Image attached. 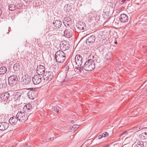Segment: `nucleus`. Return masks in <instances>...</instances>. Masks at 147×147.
<instances>
[{
    "mask_svg": "<svg viewBox=\"0 0 147 147\" xmlns=\"http://www.w3.org/2000/svg\"><path fill=\"white\" fill-rule=\"evenodd\" d=\"M95 67L94 60L90 59H88L84 63V69L86 71H90Z\"/></svg>",
    "mask_w": 147,
    "mask_h": 147,
    "instance_id": "1",
    "label": "nucleus"
},
{
    "mask_svg": "<svg viewBox=\"0 0 147 147\" xmlns=\"http://www.w3.org/2000/svg\"><path fill=\"white\" fill-rule=\"evenodd\" d=\"M55 59L57 62L62 63L65 59V54L62 51H57L55 53Z\"/></svg>",
    "mask_w": 147,
    "mask_h": 147,
    "instance_id": "2",
    "label": "nucleus"
},
{
    "mask_svg": "<svg viewBox=\"0 0 147 147\" xmlns=\"http://www.w3.org/2000/svg\"><path fill=\"white\" fill-rule=\"evenodd\" d=\"M53 73L51 71H46L44 73L43 78L44 80V82L45 83H48L53 78Z\"/></svg>",
    "mask_w": 147,
    "mask_h": 147,
    "instance_id": "3",
    "label": "nucleus"
},
{
    "mask_svg": "<svg viewBox=\"0 0 147 147\" xmlns=\"http://www.w3.org/2000/svg\"><path fill=\"white\" fill-rule=\"evenodd\" d=\"M16 117L20 122H24L27 119V115H25L23 111H19L16 115Z\"/></svg>",
    "mask_w": 147,
    "mask_h": 147,
    "instance_id": "4",
    "label": "nucleus"
},
{
    "mask_svg": "<svg viewBox=\"0 0 147 147\" xmlns=\"http://www.w3.org/2000/svg\"><path fill=\"white\" fill-rule=\"evenodd\" d=\"M18 78L17 76L16 75H12L8 78V83L9 85L11 86H14L16 83L17 81Z\"/></svg>",
    "mask_w": 147,
    "mask_h": 147,
    "instance_id": "5",
    "label": "nucleus"
},
{
    "mask_svg": "<svg viewBox=\"0 0 147 147\" xmlns=\"http://www.w3.org/2000/svg\"><path fill=\"white\" fill-rule=\"evenodd\" d=\"M63 23L64 25V26L63 27V28L62 29L61 28V31H63V30L65 29V27H67V26H69L71 24V19L69 17H66L65 18L63 21Z\"/></svg>",
    "mask_w": 147,
    "mask_h": 147,
    "instance_id": "6",
    "label": "nucleus"
},
{
    "mask_svg": "<svg viewBox=\"0 0 147 147\" xmlns=\"http://www.w3.org/2000/svg\"><path fill=\"white\" fill-rule=\"evenodd\" d=\"M73 31V29L68 27L64 31V35L65 37L67 38H70L72 36V32Z\"/></svg>",
    "mask_w": 147,
    "mask_h": 147,
    "instance_id": "7",
    "label": "nucleus"
},
{
    "mask_svg": "<svg viewBox=\"0 0 147 147\" xmlns=\"http://www.w3.org/2000/svg\"><path fill=\"white\" fill-rule=\"evenodd\" d=\"M62 25L61 22L59 20H54L52 24V28L54 29H58L61 27Z\"/></svg>",
    "mask_w": 147,
    "mask_h": 147,
    "instance_id": "8",
    "label": "nucleus"
},
{
    "mask_svg": "<svg viewBox=\"0 0 147 147\" xmlns=\"http://www.w3.org/2000/svg\"><path fill=\"white\" fill-rule=\"evenodd\" d=\"M58 81L62 83H64L68 81L66 76L64 74H58L57 76Z\"/></svg>",
    "mask_w": 147,
    "mask_h": 147,
    "instance_id": "9",
    "label": "nucleus"
},
{
    "mask_svg": "<svg viewBox=\"0 0 147 147\" xmlns=\"http://www.w3.org/2000/svg\"><path fill=\"white\" fill-rule=\"evenodd\" d=\"M75 61L76 64L78 66H80L82 63V58L80 55H77L75 57Z\"/></svg>",
    "mask_w": 147,
    "mask_h": 147,
    "instance_id": "10",
    "label": "nucleus"
},
{
    "mask_svg": "<svg viewBox=\"0 0 147 147\" xmlns=\"http://www.w3.org/2000/svg\"><path fill=\"white\" fill-rule=\"evenodd\" d=\"M42 77L39 75H35L32 78V81L35 84H39L41 82Z\"/></svg>",
    "mask_w": 147,
    "mask_h": 147,
    "instance_id": "11",
    "label": "nucleus"
},
{
    "mask_svg": "<svg viewBox=\"0 0 147 147\" xmlns=\"http://www.w3.org/2000/svg\"><path fill=\"white\" fill-rule=\"evenodd\" d=\"M37 73L38 75H41L45 73V68L42 65H40L37 66L36 69Z\"/></svg>",
    "mask_w": 147,
    "mask_h": 147,
    "instance_id": "12",
    "label": "nucleus"
},
{
    "mask_svg": "<svg viewBox=\"0 0 147 147\" xmlns=\"http://www.w3.org/2000/svg\"><path fill=\"white\" fill-rule=\"evenodd\" d=\"M37 93L36 91L33 90H31L29 91L28 93V95L29 98L31 99H34L37 95Z\"/></svg>",
    "mask_w": 147,
    "mask_h": 147,
    "instance_id": "13",
    "label": "nucleus"
},
{
    "mask_svg": "<svg viewBox=\"0 0 147 147\" xmlns=\"http://www.w3.org/2000/svg\"><path fill=\"white\" fill-rule=\"evenodd\" d=\"M120 21L123 23H125L128 20V17L124 13L121 14L119 17Z\"/></svg>",
    "mask_w": 147,
    "mask_h": 147,
    "instance_id": "14",
    "label": "nucleus"
},
{
    "mask_svg": "<svg viewBox=\"0 0 147 147\" xmlns=\"http://www.w3.org/2000/svg\"><path fill=\"white\" fill-rule=\"evenodd\" d=\"M75 74V70H72L71 71H69L67 72L66 76L67 79L68 80V81L72 79Z\"/></svg>",
    "mask_w": 147,
    "mask_h": 147,
    "instance_id": "15",
    "label": "nucleus"
},
{
    "mask_svg": "<svg viewBox=\"0 0 147 147\" xmlns=\"http://www.w3.org/2000/svg\"><path fill=\"white\" fill-rule=\"evenodd\" d=\"M76 26L80 30H83L86 28L85 24L82 22H79L77 24Z\"/></svg>",
    "mask_w": 147,
    "mask_h": 147,
    "instance_id": "16",
    "label": "nucleus"
},
{
    "mask_svg": "<svg viewBox=\"0 0 147 147\" xmlns=\"http://www.w3.org/2000/svg\"><path fill=\"white\" fill-rule=\"evenodd\" d=\"M9 127V124L6 122L0 123V130L4 131L7 129Z\"/></svg>",
    "mask_w": 147,
    "mask_h": 147,
    "instance_id": "17",
    "label": "nucleus"
},
{
    "mask_svg": "<svg viewBox=\"0 0 147 147\" xmlns=\"http://www.w3.org/2000/svg\"><path fill=\"white\" fill-rule=\"evenodd\" d=\"M95 40V37L92 35L88 37L86 40V43L88 45L92 44L94 41Z\"/></svg>",
    "mask_w": 147,
    "mask_h": 147,
    "instance_id": "18",
    "label": "nucleus"
},
{
    "mask_svg": "<svg viewBox=\"0 0 147 147\" xmlns=\"http://www.w3.org/2000/svg\"><path fill=\"white\" fill-rule=\"evenodd\" d=\"M69 44L65 42L60 44V48L63 51H65L68 49L69 48Z\"/></svg>",
    "mask_w": 147,
    "mask_h": 147,
    "instance_id": "19",
    "label": "nucleus"
},
{
    "mask_svg": "<svg viewBox=\"0 0 147 147\" xmlns=\"http://www.w3.org/2000/svg\"><path fill=\"white\" fill-rule=\"evenodd\" d=\"M18 120L17 117L14 116L11 117L9 121L11 125H15L16 124Z\"/></svg>",
    "mask_w": 147,
    "mask_h": 147,
    "instance_id": "20",
    "label": "nucleus"
},
{
    "mask_svg": "<svg viewBox=\"0 0 147 147\" xmlns=\"http://www.w3.org/2000/svg\"><path fill=\"white\" fill-rule=\"evenodd\" d=\"M9 96V93L6 92L1 94L0 96L2 100L5 101L7 100Z\"/></svg>",
    "mask_w": 147,
    "mask_h": 147,
    "instance_id": "21",
    "label": "nucleus"
},
{
    "mask_svg": "<svg viewBox=\"0 0 147 147\" xmlns=\"http://www.w3.org/2000/svg\"><path fill=\"white\" fill-rule=\"evenodd\" d=\"M22 78L23 82L26 84H28L31 81L30 77L28 75H25L24 77H23Z\"/></svg>",
    "mask_w": 147,
    "mask_h": 147,
    "instance_id": "22",
    "label": "nucleus"
},
{
    "mask_svg": "<svg viewBox=\"0 0 147 147\" xmlns=\"http://www.w3.org/2000/svg\"><path fill=\"white\" fill-rule=\"evenodd\" d=\"M32 108L31 105L28 104L24 106V111L25 112H28L30 111Z\"/></svg>",
    "mask_w": 147,
    "mask_h": 147,
    "instance_id": "23",
    "label": "nucleus"
},
{
    "mask_svg": "<svg viewBox=\"0 0 147 147\" xmlns=\"http://www.w3.org/2000/svg\"><path fill=\"white\" fill-rule=\"evenodd\" d=\"M7 71V69L5 67H2L0 68V75L5 74Z\"/></svg>",
    "mask_w": 147,
    "mask_h": 147,
    "instance_id": "24",
    "label": "nucleus"
},
{
    "mask_svg": "<svg viewBox=\"0 0 147 147\" xmlns=\"http://www.w3.org/2000/svg\"><path fill=\"white\" fill-rule=\"evenodd\" d=\"M96 12L95 11H92L88 14V16L90 19H92L94 18L96 16Z\"/></svg>",
    "mask_w": 147,
    "mask_h": 147,
    "instance_id": "25",
    "label": "nucleus"
},
{
    "mask_svg": "<svg viewBox=\"0 0 147 147\" xmlns=\"http://www.w3.org/2000/svg\"><path fill=\"white\" fill-rule=\"evenodd\" d=\"M16 7L15 5L11 4L9 6V9L10 11H13L16 10Z\"/></svg>",
    "mask_w": 147,
    "mask_h": 147,
    "instance_id": "26",
    "label": "nucleus"
},
{
    "mask_svg": "<svg viewBox=\"0 0 147 147\" xmlns=\"http://www.w3.org/2000/svg\"><path fill=\"white\" fill-rule=\"evenodd\" d=\"M21 95V94L20 92H16V93L14 95V98L16 100H18L19 98L20 97Z\"/></svg>",
    "mask_w": 147,
    "mask_h": 147,
    "instance_id": "27",
    "label": "nucleus"
},
{
    "mask_svg": "<svg viewBox=\"0 0 147 147\" xmlns=\"http://www.w3.org/2000/svg\"><path fill=\"white\" fill-rule=\"evenodd\" d=\"M13 68L15 71L19 70V65L17 63L14 64L13 66Z\"/></svg>",
    "mask_w": 147,
    "mask_h": 147,
    "instance_id": "28",
    "label": "nucleus"
},
{
    "mask_svg": "<svg viewBox=\"0 0 147 147\" xmlns=\"http://www.w3.org/2000/svg\"><path fill=\"white\" fill-rule=\"evenodd\" d=\"M144 142H139L136 145V147H143Z\"/></svg>",
    "mask_w": 147,
    "mask_h": 147,
    "instance_id": "29",
    "label": "nucleus"
},
{
    "mask_svg": "<svg viewBox=\"0 0 147 147\" xmlns=\"http://www.w3.org/2000/svg\"><path fill=\"white\" fill-rule=\"evenodd\" d=\"M70 63H67L65 66L64 67V69L66 71H67L69 69V66Z\"/></svg>",
    "mask_w": 147,
    "mask_h": 147,
    "instance_id": "30",
    "label": "nucleus"
},
{
    "mask_svg": "<svg viewBox=\"0 0 147 147\" xmlns=\"http://www.w3.org/2000/svg\"><path fill=\"white\" fill-rule=\"evenodd\" d=\"M141 135L144 136V137H147V130H145L144 133H142Z\"/></svg>",
    "mask_w": 147,
    "mask_h": 147,
    "instance_id": "31",
    "label": "nucleus"
},
{
    "mask_svg": "<svg viewBox=\"0 0 147 147\" xmlns=\"http://www.w3.org/2000/svg\"><path fill=\"white\" fill-rule=\"evenodd\" d=\"M103 137H105L108 136L109 134L107 132H105L102 134Z\"/></svg>",
    "mask_w": 147,
    "mask_h": 147,
    "instance_id": "32",
    "label": "nucleus"
},
{
    "mask_svg": "<svg viewBox=\"0 0 147 147\" xmlns=\"http://www.w3.org/2000/svg\"><path fill=\"white\" fill-rule=\"evenodd\" d=\"M78 128V125H75L73 126L72 128H74V129H76Z\"/></svg>",
    "mask_w": 147,
    "mask_h": 147,
    "instance_id": "33",
    "label": "nucleus"
},
{
    "mask_svg": "<svg viewBox=\"0 0 147 147\" xmlns=\"http://www.w3.org/2000/svg\"><path fill=\"white\" fill-rule=\"evenodd\" d=\"M53 109L56 112H58V110L57 108L55 107H53Z\"/></svg>",
    "mask_w": 147,
    "mask_h": 147,
    "instance_id": "34",
    "label": "nucleus"
},
{
    "mask_svg": "<svg viewBox=\"0 0 147 147\" xmlns=\"http://www.w3.org/2000/svg\"><path fill=\"white\" fill-rule=\"evenodd\" d=\"M147 82V81H146L145 82H144V83L142 85L141 87V89H142L143 88H144L145 86H143L144 85H145V83H146V82Z\"/></svg>",
    "mask_w": 147,
    "mask_h": 147,
    "instance_id": "35",
    "label": "nucleus"
},
{
    "mask_svg": "<svg viewBox=\"0 0 147 147\" xmlns=\"http://www.w3.org/2000/svg\"><path fill=\"white\" fill-rule=\"evenodd\" d=\"M102 137H103V136H102V134L101 135H99L98 136V138L99 139H101Z\"/></svg>",
    "mask_w": 147,
    "mask_h": 147,
    "instance_id": "36",
    "label": "nucleus"
},
{
    "mask_svg": "<svg viewBox=\"0 0 147 147\" xmlns=\"http://www.w3.org/2000/svg\"><path fill=\"white\" fill-rule=\"evenodd\" d=\"M127 131H125V132H124L123 134H127Z\"/></svg>",
    "mask_w": 147,
    "mask_h": 147,
    "instance_id": "37",
    "label": "nucleus"
},
{
    "mask_svg": "<svg viewBox=\"0 0 147 147\" xmlns=\"http://www.w3.org/2000/svg\"><path fill=\"white\" fill-rule=\"evenodd\" d=\"M28 1L31 2L32 1V0H26V2H27Z\"/></svg>",
    "mask_w": 147,
    "mask_h": 147,
    "instance_id": "38",
    "label": "nucleus"
},
{
    "mask_svg": "<svg viewBox=\"0 0 147 147\" xmlns=\"http://www.w3.org/2000/svg\"><path fill=\"white\" fill-rule=\"evenodd\" d=\"M2 13V11L0 9V16L1 15Z\"/></svg>",
    "mask_w": 147,
    "mask_h": 147,
    "instance_id": "39",
    "label": "nucleus"
},
{
    "mask_svg": "<svg viewBox=\"0 0 147 147\" xmlns=\"http://www.w3.org/2000/svg\"><path fill=\"white\" fill-rule=\"evenodd\" d=\"M70 9H70L67 8V9H66V10L67 11H69Z\"/></svg>",
    "mask_w": 147,
    "mask_h": 147,
    "instance_id": "40",
    "label": "nucleus"
},
{
    "mask_svg": "<svg viewBox=\"0 0 147 147\" xmlns=\"http://www.w3.org/2000/svg\"><path fill=\"white\" fill-rule=\"evenodd\" d=\"M68 6V5L67 4L66 5H65L64 7V8H65V7H66V8H67V7Z\"/></svg>",
    "mask_w": 147,
    "mask_h": 147,
    "instance_id": "41",
    "label": "nucleus"
},
{
    "mask_svg": "<svg viewBox=\"0 0 147 147\" xmlns=\"http://www.w3.org/2000/svg\"><path fill=\"white\" fill-rule=\"evenodd\" d=\"M126 0H122V2H123L124 3V2L125 1H126Z\"/></svg>",
    "mask_w": 147,
    "mask_h": 147,
    "instance_id": "42",
    "label": "nucleus"
},
{
    "mask_svg": "<svg viewBox=\"0 0 147 147\" xmlns=\"http://www.w3.org/2000/svg\"><path fill=\"white\" fill-rule=\"evenodd\" d=\"M109 54H110V53H108L107 55H106V57H107L109 55Z\"/></svg>",
    "mask_w": 147,
    "mask_h": 147,
    "instance_id": "43",
    "label": "nucleus"
},
{
    "mask_svg": "<svg viewBox=\"0 0 147 147\" xmlns=\"http://www.w3.org/2000/svg\"><path fill=\"white\" fill-rule=\"evenodd\" d=\"M28 146V144H25V146Z\"/></svg>",
    "mask_w": 147,
    "mask_h": 147,
    "instance_id": "44",
    "label": "nucleus"
},
{
    "mask_svg": "<svg viewBox=\"0 0 147 147\" xmlns=\"http://www.w3.org/2000/svg\"><path fill=\"white\" fill-rule=\"evenodd\" d=\"M115 44H117V42H115Z\"/></svg>",
    "mask_w": 147,
    "mask_h": 147,
    "instance_id": "45",
    "label": "nucleus"
},
{
    "mask_svg": "<svg viewBox=\"0 0 147 147\" xmlns=\"http://www.w3.org/2000/svg\"><path fill=\"white\" fill-rule=\"evenodd\" d=\"M24 1H25L26 2V0H24Z\"/></svg>",
    "mask_w": 147,
    "mask_h": 147,
    "instance_id": "46",
    "label": "nucleus"
},
{
    "mask_svg": "<svg viewBox=\"0 0 147 147\" xmlns=\"http://www.w3.org/2000/svg\"><path fill=\"white\" fill-rule=\"evenodd\" d=\"M12 147H15L14 146H12Z\"/></svg>",
    "mask_w": 147,
    "mask_h": 147,
    "instance_id": "47",
    "label": "nucleus"
},
{
    "mask_svg": "<svg viewBox=\"0 0 147 147\" xmlns=\"http://www.w3.org/2000/svg\"><path fill=\"white\" fill-rule=\"evenodd\" d=\"M30 116V115H29L28 116V118L29 117V116Z\"/></svg>",
    "mask_w": 147,
    "mask_h": 147,
    "instance_id": "48",
    "label": "nucleus"
},
{
    "mask_svg": "<svg viewBox=\"0 0 147 147\" xmlns=\"http://www.w3.org/2000/svg\"><path fill=\"white\" fill-rule=\"evenodd\" d=\"M146 91L147 92V89H146Z\"/></svg>",
    "mask_w": 147,
    "mask_h": 147,
    "instance_id": "49",
    "label": "nucleus"
}]
</instances>
